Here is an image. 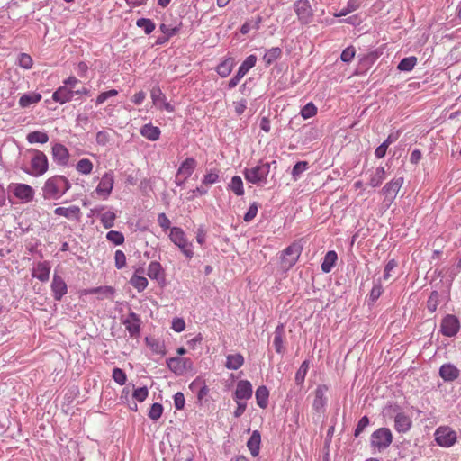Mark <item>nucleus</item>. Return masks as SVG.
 Here are the masks:
<instances>
[{
  "label": "nucleus",
  "instance_id": "20e7f679",
  "mask_svg": "<svg viewBox=\"0 0 461 461\" xmlns=\"http://www.w3.org/2000/svg\"><path fill=\"white\" fill-rule=\"evenodd\" d=\"M29 151L33 153L31 161V169H23V171L32 176H42L47 172L49 167L46 155L38 149H31Z\"/></svg>",
  "mask_w": 461,
  "mask_h": 461
},
{
  "label": "nucleus",
  "instance_id": "de8ad7c7",
  "mask_svg": "<svg viewBox=\"0 0 461 461\" xmlns=\"http://www.w3.org/2000/svg\"><path fill=\"white\" fill-rule=\"evenodd\" d=\"M161 270V265L157 261H152L148 267V276L151 279H158Z\"/></svg>",
  "mask_w": 461,
  "mask_h": 461
},
{
  "label": "nucleus",
  "instance_id": "4be33fe9",
  "mask_svg": "<svg viewBox=\"0 0 461 461\" xmlns=\"http://www.w3.org/2000/svg\"><path fill=\"white\" fill-rule=\"evenodd\" d=\"M50 272V263L47 261L40 262L36 265L32 271V276L39 279L41 282L49 280Z\"/></svg>",
  "mask_w": 461,
  "mask_h": 461
},
{
  "label": "nucleus",
  "instance_id": "a878e982",
  "mask_svg": "<svg viewBox=\"0 0 461 461\" xmlns=\"http://www.w3.org/2000/svg\"><path fill=\"white\" fill-rule=\"evenodd\" d=\"M261 436L258 430H254L247 442V447L251 455L256 457L259 454Z\"/></svg>",
  "mask_w": 461,
  "mask_h": 461
},
{
  "label": "nucleus",
  "instance_id": "7ed1b4c3",
  "mask_svg": "<svg viewBox=\"0 0 461 461\" xmlns=\"http://www.w3.org/2000/svg\"><path fill=\"white\" fill-rule=\"evenodd\" d=\"M273 161L272 164H275ZM271 163H260L251 168H246L244 170L245 179L252 184L261 185L267 183V177L270 172Z\"/></svg>",
  "mask_w": 461,
  "mask_h": 461
},
{
  "label": "nucleus",
  "instance_id": "052dcab7",
  "mask_svg": "<svg viewBox=\"0 0 461 461\" xmlns=\"http://www.w3.org/2000/svg\"><path fill=\"white\" fill-rule=\"evenodd\" d=\"M438 292H436V291L432 292L430 296L429 297L428 302H427V307L430 312H433L436 311V309L438 307Z\"/></svg>",
  "mask_w": 461,
  "mask_h": 461
},
{
  "label": "nucleus",
  "instance_id": "c756f323",
  "mask_svg": "<svg viewBox=\"0 0 461 461\" xmlns=\"http://www.w3.org/2000/svg\"><path fill=\"white\" fill-rule=\"evenodd\" d=\"M244 364V357L241 354L228 355L225 364L226 368L230 370H237Z\"/></svg>",
  "mask_w": 461,
  "mask_h": 461
},
{
  "label": "nucleus",
  "instance_id": "0eeeda50",
  "mask_svg": "<svg viewBox=\"0 0 461 461\" xmlns=\"http://www.w3.org/2000/svg\"><path fill=\"white\" fill-rule=\"evenodd\" d=\"M393 441V435L389 429L380 428L371 435V446L379 450L387 448Z\"/></svg>",
  "mask_w": 461,
  "mask_h": 461
},
{
  "label": "nucleus",
  "instance_id": "9d476101",
  "mask_svg": "<svg viewBox=\"0 0 461 461\" xmlns=\"http://www.w3.org/2000/svg\"><path fill=\"white\" fill-rule=\"evenodd\" d=\"M257 62V57L255 55H249L240 66L236 75L229 81L228 87L230 89L234 88L240 82V80L252 68Z\"/></svg>",
  "mask_w": 461,
  "mask_h": 461
},
{
  "label": "nucleus",
  "instance_id": "2eb2a0df",
  "mask_svg": "<svg viewBox=\"0 0 461 461\" xmlns=\"http://www.w3.org/2000/svg\"><path fill=\"white\" fill-rule=\"evenodd\" d=\"M252 385L247 380H240L237 384V388L234 393L235 401L248 400L252 396Z\"/></svg>",
  "mask_w": 461,
  "mask_h": 461
},
{
  "label": "nucleus",
  "instance_id": "6e6d98bb",
  "mask_svg": "<svg viewBox=\"0 0 461 461\" xmlns=\"http://www.w3.org/2000/svg\"><path fill=\"white\" fill-rule=\"evenodd\" d=\"M258 211V203L254 202L253 203L250 204L248 212L245 213L244 221L246 222L251 221L257 216Z\"/></svg>",
  "mask_w": 461,
  "mask_h": 461
},
{
  "label": "nucleus",
  "instance_id": "6e6552de",
  "mask_svg": "<svg viewBox=\"0 0 461 461\" xmlns=\"http://www.w3.org/2000/svg\"><path fill=\"white\" fill-rule=\"evenodd\" d=\"M456 433L449 427H439L435 431L437 444L443 447H450L456 442Z\"/></svg>",
  "mask_w": 461,
  "mask_h": 461
},
{
  "label": "nucleus",
  "instance_id": "4d7b16f0",
  "mask_svg": "<svg viewBox=\"0 0 461 461\" xmlns=\"http://www.w3.org/2000/svg\"><path fill=\"white\" fill-rule=\"evenodd\" d=\"M18 62L19 65L25 69H29L32 66V59L30 55L26 53H21L19 55Z\"/></svg>",
  "mask_w": 461,
  "mask_h": 461
},
{
  "label": "nucleus",
  "instance_id": "69168bd1",
  "mask_svg": "<svg viewBox=\"0 0 461 461\" xmlns=\"http://www.w3.org/2000/svg\"><path fill=\"white\" fill-rule=\"evenodd\" d=\"M219 181V175L216 171L211 170L209 173H207L203 179V185H212Z\"/></svg>",
  "mask_w": 461,
  "mask_h": 461
},
{
  "label": "nucleus",
  "instance_id": "f257e3e1",
  "mask_svg": "<svg viewBox=\"0 0 461 461\" xmlns=\"http://www.w3.org/2000/svg\"><path fill=\"white\" fill-rule=\"evenodd\" d=\"M71 187V184L63 176H54L48 178L42 187V195L47 200H57L65 194Z\"/></svg>",
  "mask_w": 461,
  "mask_h": 461
},
{
  "label": "nucleus",
  "instance_id": "603ef678",
  "mask_svg": "<svg viewBox=\"0 0 461 461\" xmlns=\"http://www.w3.org/2000/svg\"><path fill=\"white\" fill-rule=\"evenodd\" d=\"M317 113V108L312 103H308L301 110V115L303 119H309L314 116Z\"/></svg>",
  "mask_w": 461,
  "mask_h": 461
},
{
  "label": "nucleus",
  "instance_id": "0e129e2a",
  "mask_svg": "<svg viewBox=\"0 0 461 461\" xmlns=\"http://www.w3.org/2000/svg\"><path fill=\"white\" fill-rule=\"evenodd\" d=\"M118 95V91L112 89L106 92L101 93L96 98V104L104 103L109 97H113Z\"/></svg>",
  "mask_w": 461,
  "mask_h": 461
},
{
  "label": "nucleus",
  "instance_id": "9b49d317",
  "mask_svg": "<svg viewBox=\"0 0 461 461\" xmlns=\"http://www.w3.org/2000/svg\"><path fill=\"white\" fill-rule=\"evenodd\" d=\"M460 330V322L458 318L453 314L446 315L440 324V331L446 337H453Z\"/></svg>",
  "mask_w": 461,
  "mask_h": 461
},
{
  "label": "nucleus",
  "instance_id": "423d86ee",
  "mask_svg": "<svg viewBox=\"0 0 461 461\" xmlns=\"http://www.w3.org/2000/svg\"><path fill=\"white\" fill-rule=\"evenodd\" d=\"M169 238L171 241L181 249L186 258H191L194 256V252L191 249L192 244L187 241L185 234L181 228H171Z\"/></svg>",
  "mask_w": 461,
  "mask_h": 461
},
{
  "label": "nucleus",
  "instance_id": "8fccbe9b",
  "mask_svg": "<svg viewBox=\"0 0 461 461\" xmlns=\"http://www.w3.org/2000/svg\"><path fill=\"white\" fill-rule=\"evenodd\" d=\"M106 238L109 241L115 245H121L124 242V236L122 232L116 230H110L106 234Z\"/></svg>",
  "mask_w": 461,
  "mask_h": 461
},
{
  "label": "nucleus",
  "instance_id": "e2e57ef3",
  "mask_svg": "<svg viewBox=\"0 0 461 461\" xmlns=\"http://www.w3.org/2000/svg\"><path fill=\"white\" fill-rule=\"evenodd\" d=\"M369 424V419L367 416H364L362 417L357 425V428L355 429V437H358L363 431L364 429L368 426Z\"/></svg>",
  "mask_w": 461,
  "mask_h": 461
},
{
  "label": "nucleus",
  "instance_id": "f03ea898",
  "mask_svg": "<svg viewBox=\"0 0 461 461\" xmlns=\"http://www.w3.org/2000/svg\"><path fill=\"white\" fill-rule=\"evenodd\" d=\"M79 80L75 77H69L64 81V85L59 86L52 95V99L59 104H65L72 100L74 95H89L90 91L86 87L75 89Z\"/></svg>",
  "mask_w": 461,
  "mask_h": 461
},
{
  "label": "nucleus",
  "instance_id": "6ab92c4d",
  "mask_svg": "<svg viewBox=\"0 0 461 461\" xmlns=\"http://www.w3.org/2000/svg\"><path fill=\"white\" fill-rule=\"evenodd\" d=\"M151 98L153 104L159 109H165L168 112H173L174 107L166 101L165 95L162 93L159 87H153L151 90Z\"/></svg>",
  "mask_w": 461,
  "mask_h": 461
},
{
  "label": "nucleus",
  "instance_id": "864d4df0",
  "mask_svg": "<svg viewBox=\"0 0 461 461\" xmlns=\"http://www.w3.org/2000/svg\"><path fill=\"white\" fill-rule=\"evenodd\" d=\"M356 54V49L353 46L347 47L341 53L340 59L343 62L349 63Z\"/></svg>",
  "mask_w": 461,
  "mask_h": 461
},
{
  "label": "nucleus",
  "instance_id": "58836bf2",
  "mask_svg": "<svg viewBox=\"0 0 461 461\" xmlns=\"http://www.w3.org/2000/svg\"><path fill=\"white\" fill-rule=\"evenodd\" d=\"M283 333H284V327L283 325H278L276 328L275 330V336H274V341L273 345L275 347V349L277 353H282L283 351Z\"/></svg>",
  "mask_w": 461,
  "mask_h": 461
},
{
  "label": "nucleus",
  "instance_id": "72a5a7b5",
  "mask_svg": "<svg viewBox=\"0 0 461 461\" xmlns=\"http://www.w3.org/2000/svg\"><path fill=\"white\" fill-rule=\"evenodd\" d=\"M88 294H96L98 299L111 298L114 294V289L112 286H99L92 288Z\"/></svg>",
  "mask_w": 461,
  "mask_h": 461
},
{
  "label": "nucleus",
  "instance_id": "680f3d73",
  "mask_svg": "<svg viewBox=\"0 0 461 461\" xmlns=\"http://www.w3.org/2000/svg\"><path fill=\"white\" fill-rule=\"evenodd\" d=\"M383 293V287L380 279L375 283L370 292V299L375 302L376 301Z\"/></svg>",
  "mask_w": 461,
  "mask_h": 461
},
{
  "label": "nucleus",
  "instance_id": "cd10ccee",
  "mask_svg": "<svg viewBox=\"0 0 461 461\" xmlns=\"http://www.w3.org/2000/svg\"><path fill=\"white\" fill-rule=\"evenodd\" d=\"M256 401L257 404L262 408L265 409L268 404V397H269V392L268 389L265 385H261L258 387L256 390Z\"/></svg>",
  "mask_w": 461,
  "mask_h": 461
},
{
  "label": "nucleus",
  "instance_id": "c85d7f7f",
  "mask_svg": "<svg viewBox=\"0 0 461 461\" xmlns=\"http://www.w3.org/2000/svg\"><path fill=\"white\" fill-rule=\"evenodd\" d=\"M385 179V170L383 167H378L371 173L369 178V185L372 187L379 186Z\"/></svg>",
  "mask_w": 461,
  "mask_h": 461
},
{
  "label": "nucleus",
  "instance_id": "1a4fd4ad",
  "mask_svg": "<svg viewBox=\"0 0 461 461\" xmlns=\"http://www.w3.org/2000/svg\"><path fill=\"white\" fill-rule=\"evenodd\" d=\"M294 9L301 23L307 24L312 21L313 11L308 0L296 1Z\"/></svg>",
  "mask_w": 461,
  "mask_h": 461
},
{
  "label": "nucleus",
  "instance_id": "aec40b11",
  "mask_svg": "<svg viewBox=\"0 0 461 461\" xmlns=\"http://www.w3.org/2000/svg\"><path fill=\"white\" fill-rule=\"evenodd\" d=\"M51 290L56 301H60L64 294H67L68 287L63 278L58 275L53 276L51 283Z\"/></svg>",
  "mask_w": 461,
  "mask_h": 461
},
{
  "label": "nucleus",
  "instance_id": "e433bc0d",
  "mask_svg": "<svg viewBox=\"0 0 461 461\" xmlns=\"http://www.w3.org/2000/svg\"><path fill=\"white\" fill-rule=\"evenodd\" d=\"M228 188L231 190L236 195L241 196L244 194L243 182L240 176H235L231 178Z\"/></svg>",
  "mask_w": 461,
  "mask_h": 461
},
{
  "label": "nucleus",
  "instance_id": "774afa93",
  "mask_svg": "<svg viewBox=\"0 0 461 461\" xmlns=\"http://www.w3.org/2000/svg\"><path fill=\"white\" fill-rule=\"evenodd\" d=\"M159 29L163 32V34L168 39L173 35L176 34L179 31L177 27H170L168 25H166L165 23L160 24Z\"/></svg>",
  "mask_w": 461,
  "mask_h": 461
},
{
  "label": "nucleus",
  "instance_id": "3c124183",
  "mask_svg": "<svg viewBox=\"0 0 461 461\" xmlns=\"http://www.w3.org/2000/svg\"><path fill=\"white\" fill-rule=\"evenodd\" d=\"M163 413V406L160 403H153L150 407L149 417L152 420H158Z\"/></svg>",
  "mask_w": 461,
  "mask_h": 461
},
{
  "label": "nucleus",
  "instance_id": "dca6fc26",
  "mask_svg": "<svg viewBox=\"0 0 461 461\" xmlns=\"http://www.w3.org/2000/svg\"><path fill=\"white\" fill-rule=\"evenodd\" d=\"M328 391V387L325 384L318 385L314 393V400L312 403V408L315 411L321 412L323 411L326 403L327 398L325 397V393Z\"/></svg>",
  "mask_w": 461,
  "mask_h": 461
},
{
  "label": "nucleus",
  "instance_id": "2f4dec72",
  "mask_svg": "<svg viewBox=\"0 0 461 461\" xmlns=\"http://www.w3.org/2000/svg\"><path fill=\"white\" fill-rule=\"evenodd\" d=\"M234 59L232 58H227L222 62H221L217 67V73L221 77H228L230 72L232 71V68L234 67Z\"/></svg>",
  "mask_w": 461,
  "mask_h": 461
},
{
  "label": "nucleus",
  "instance_id": "4c0bfd02",
  "mask_svg": "<svg viewBox=\"0 0 461 461\" xmlns=\"http://www.w3.org/2000/svg\"><path fill=\"white\" fill-rule=\"evenodd\" d=\"M310 362L309 360H304L302 365L300 366L299 369L297 370L295 374V383L297 385L302 386L303 384L306 374L309 370Z\"/></svg>",
  "mask_w": 461,
  "mask_h": 461
},
{
  "label": "nucleus",
  "instance_id": "f8f14e48",
  "mask_svg": "<svg viewBox=\"0 0 461 461\" xmlns=\"http://www.w3.org/2000/svg\"><path fill=\"white\" fill-rule=\"evenodd\" d=\"M12 189L14 195L23 203H29L33 200L34 190L32 186L26 184H12L9 185Z\"/></svg>",
  "mask_w": 461,
  "mask_h": 461
},
{
  "label": "nucleus",
  "instance_id": "39448f33",
  "mask_svg": "<svg viewBox=\"0 0 461 461\" xmlns=\"http://www.w3.org/2000/svg\"><path fill=\"white\" fill-rule=\"evenodd\" d=\"M303 250V246L300 241H294L289 245L284 251L281 257V267L288 270L294 267Z\"/></svg>",
  "mask_w": 461,
  "mask_h": 461
},
{
  "label": "nucleus",
  "instance_id": "49530a36",
  "mask_svg": "<svg viewBox=\"0 0 461 461\" xmlns=\"http://www.w3.org/2000/svg\"><path fill=\"white\" fill-rule=\"evenodd\" d=\"M115 213L113 212H105L101 215V222L105 229H110L114 224Z\"/></svg>",
  "mask_w": 461,
  "mask_h": 461
},
{
  "label": "nucleus",
  "instance_id": "a18cd8bd",
  "mask_svg": "<svg viewBox=\"0 0 461 461\" xmlns=\"http://www.w3.org/2000/svg\"><path fill=\"white\" fill-rule=\"evenodd\" d=\"M76 169L81 174L88 175L93 169V163L87 158H82L77 162Z\"/></svg>",
  "mask_w": 461,
  "mask_h": 461
},
{
  "label": "nucleus",
  "instance_id": "7c9ffc66",
  "mask_svg": "<svg viewBox=\"0 0 461 461\" xmlns=\"http://www.w3.org/2000/svg\"><path fill=\"white\" fill-rule=\"evenodd\" d=\"M54 213L59 216H64L68 219L78 218L80 215V209L77 206H71L68 208L58 207L55 209Z\"/></svg>",
  "mask_w": 461,
  "mask_h": 461
},
{
  "label": "nucleus",
  "instance_id": "f3484780",
  "mask_svg": "<svg viewBox=\"0 0 461 461\" xmlns=\"http://www.w3.org/2000/svg\"><path fill=\"white\" fill-rule=\"evenodd\" d=\"M403 184V178L398 177L391 180L382 188V194L391 201L396 197L401 186Z\"/></svg>",
  "mask_w": 461,
  "mask_h": 461
},
{
  "label": "nucleus",
  "instance_id": "a19ab883",
  "mask_svg": "<svg viewBox=\"0 0 461 461\" xmlns=\"http://www.w3.org/2000/svg\"><path fill=\"white\" fill-rule=\"evenodd\" d=\"M27 141L29 143H47L49 140V136L45 132L41 131H32L29 133L26 137Z\"/></svg>",
  "mask_w": 461,
  "mask_h": 461
},
{
  "label": "nucleus",
  "instance_id": "4468645a",
  "mask_svg": "<svg viewBox=\"0 0 461 461\" xmlns=\"http://www.w3.org/2000/svg\"><path fill=\"white\" fill-rule=\"evenodd\" d=\"M168 368L177 375H183L191 366L188 358L171 357L167 360Z\"/></svg>",
  "mask_w": 461,
  "mask_h": 461
},
{
  "label": "nucleus",
  "instance_id": "c9c22d12",
  "mask_svg": "<svg viewBox=\"0 0 461 461\" xmlns=\"http://www.w3.org/2000/svg\"><path fill=\"white\" fill-rule=\"evenodd\" d=\"M41 99V95L40 94L30 93V94L23 95L20 97L19 104L23 108L28 107L31 104L40 102Z\"/></svg>",
  "mask_w": 461,
  "mask_h": 461
},
{
  "label": "nucleus",
  "instance_id": "13d9d810",
  "mask_svg": "<svg viewBox=\"0 0 461 461\" xmlns=\"http://www.w3.org/2000/svg\"><path fill=\"white\" fill-rule=\"evenodd\" d=\"M115 267L122 269L126 266V256L122 250H116L114 255Z\"/></svg>",
  "mask_w": 461,
  "mask_h": 461
},
{
  "label": "nucleus",
  "instance_id": "bf43d9fd",
  "mask_svg": "<svg viewBox=\"0 0 461 461\" xmlns=\"http://www.w3.org/2000/svg\"><path fill=\"white\" fill-rule=\"evenodd\" d=\"M149 395V390L146 386L140 387L134 390L133 398L138 402H143Z\"/></svg>",
  "mask_w": 461,
  "mask_h": 461
},
{
  "label": "nucleus",
  "instance_id": "37998d69",
  "mask_svg": "<svg viewBox=\"0 0 461 461\" xmlns=\"http://www.w3.org/2000/svg\"><path fill=\"white\" fill-rule=\"evenodd\" d=\"M417 64V58L414 56L402 59L398 64L397 68L401 71H411Z\"/></svg>",
  "mask_w": 461,
  "mask_h": 461
},
{
  "label": "nucleus",
  "instance_id": "393cba45",
  "mask_svg": "<svg viewBox=\"0 0 461 461\" xmlns=\"http://www.w3.org/2000/svg\"><path fill=\"white\" fill-rule=\"evenodd\" d=\"M197 162L194 158H187L185 161H183L177 170L179 176H185V179H187L192 176L194 169L196 168Z\"/></svg>",
  "mask_w": 461,
  "mask_h": 461
},
{
  "label": "nucleus",
  "instance_id": "338daca9",
  "mask_svg": "<svg viewBox=\"0 0 461 461\" xmlns=\"http://www.w3.org/2000/svg\"><path fill=\"white\" fill-rule=\"evenodd\" d=\"M396 267L397 262L394 259L389 260L385 265L383 279L385 281L388 280L391 277V271H393Z\"/></svg>",
  "mask_w": 461,
  "mask_h": 461
},
{
  "label": "nucleus",
  "instance_id": "b1692460",
  "mask_svg": "<svg viewBox=\"0 0 461 461\" xmlns=\"http://www.w3.org/2000/svg\"><path fill=\"white\" fill-rule=\"evenodd\" d=\"M439 375L445 382H452L459 375V370L451 364L442 365L439 369Z\"/></svg>",
  "mask_w": 461,
  "mask_h": 461
},
{
  "label": "nucleus",
  "instance_id": "5701e85b",
  "mask_svg": "<svg viewBox=\"0 0 461 461\" xmlns=\"http://www.w3.org/2000/svg\"><path fill=\"white\" fill-rule=\"evenodd\" d=\"M53 159L59 165H66L68 161V151L65 146L57 143L52 147Z\"/></svg>",
  "mask_w": 461,
  "mask_h": 461
},
{
  "label": "nucleus",
  "instance_id": "f704fd0d",
  "mask_svg": "<svg viewBox=\"0 0 461 461\" xmlns=\"http://www.w3.org/2000/svg\"><path fill=\"white\" fill-rule=\"evenodd\" d=\"M282 55V50L278 47L269 49L263 56V60L267 66L273 64Z\"/></svg>",
  "mask_w": 461,
  "mask_h": 461
},
{
  "label": "nucleus",
  "instance_id": "bb28decb",
  "mask_svg": "<svg viewBox=\"0 0 461 461\" xmlns=\"http://www.w3.org/2000/svg\"><path fill=\"white\" fill-rule=\"evenodd\" d=\"M160 130L158 127L153 126L150 123L145 124L140 129V134L149 140H157L160 136Z\"/></svg>",
  "mask_w": 461,
  "mask_h": 461
},
{
  "label": "nucleus",
  "instance_id": "ea45409f",
  "mask_svg": "<svg viewBox=\"0 0 461 461\" xmlns=\"http://www.w3.org/2000/svg\"><path fill=\"white\" fill-rule=\"evenodd\" d=\"M137 270L136 272H138ZM131 285L136 288L139 292H142L147 286H148V279L144 276H139L137 273H135L131 280Z\"/></svg>",
  "mask_w": 461,
  "mask_h": 461
},
{
  "label": "nucleus",
  "instance_id": "a211bd4d",
  "mask_svg": "<svg viewBox=\"0 0 461 461\" xmlns=\"http://www.w3.org/2000/svg\"><path fill=\"white\" fill-rule=\"evenodd\" d=\"M113 187V176L111 173H105L100 180L96 187V193L106 198L112 192Z\"/></svg>",
  "mask_w": 461,
  "mask_h": 461
},
{
  "label": "nucleus",
  "instance_id": "c03bdc74",
  "mask_svg": "<svg viewBox=\"0 0 461 461\" xmlns=\"http://www.w3.org/2000/svg\"><path fill=\"white\" fill-rule=\"evenodd\" d=\"M136 25L142 29L146 34H150L155 30V23L148 18H140L136 22Z\"/></svg>",
  "mask_w": 461,
  "mask_h": 461
},
{
  "label": "nucleus",
  "instance_id": "412c9836",
  "mask_svg": "<svg viewBox=\"0 0 461 461\" xmlns=\"http://www.w3.org/2000/svg\"><path fill=\"white\" fill-rule=\"evenodd\" d=\"M411 420L402 412H399L394 418V429L399 433H405L411 428Z\"/></svg>",
  "mask_w": 461,
  "mask_h": 461
},
{
  "label": "nucleus",
  "instance_id": "5fc2aeb1",
  "mask_svg": "<svg viewBox=\"0 0 461 461\" xmlns=\"http://www.w3.org/2000/svg\"><path fill=\"white\" fill-rule=\"evenodd\" d=\"M113 378L117 384L123 385L126 382V374L122 369L115 367L113 370Z\"/></svg>",
  "mask_w": 461,
  "mask_h": 461
},
{
  "label": "nucleus",
  "instance_id": "09e8293b",
  "mask_svg": "<svg viewBox=\"0 0 461 461\" xmlns=\"http://www.w3.org/2000/svg\"><path fill=\"white\" fill-rule=\"evenodd\" d=\"M308 162L306 161H299L297 162L292 170V176L294 180L298 179L303 172L308 169Z\"/></svg>",
  "mask_w": 461,
  "mask_h": 461
},
{
  "label": "nucleus",
  "instance_id": "79ce46f5",
  "mask_svg": "<svg viewBox=\"0 0 461 461\" xmlns=\"http://www.w3.org/2000/svg\"><path fill=\"white\" fill-rule=\"evenodd\" d=\"M361 0H348L347 6L342 8L338 14H335L334 15L337 17L345 16L348 14L358 9L361 5Z\"/></svg>",
  "mask_w": 461,
  "mask_h": 461
},
{
  "label": "nucleus",
  "instance_id": "ddd939ff",
  "mask_svg": "<svg viewBox=\"0 0 461 461\" xmlns=\"http://www.w3.org/2000/svg\"><path fill=\"white\" fill-rule=\"evenodd\" d=\"M122 324L125 326L126 330L129 332L130 336L132 338H137L140 332V323L141 321L138 314L133 312H131L128 316L122 321Z\"/></svg>",
  "mask_w": 461,
  "mask_h": 461
},
{
  "label": "nucleus",
  "instance_id": "473e14b6",
  "mask_svg": "<svg viewBox=\"0 0 461 461\" xmlns=\"http://www.w3.org/2000/svg\"><path fill=\"white\" fill-rule=\"evenodd\" d=\"M338 259L337 253L333 250L328 251L324 257L323 262L321 263V270L324 273L330 272Z\"/></svg>",
  "mask_w": 461,
  "mask_h": 461
}]
</instances>
